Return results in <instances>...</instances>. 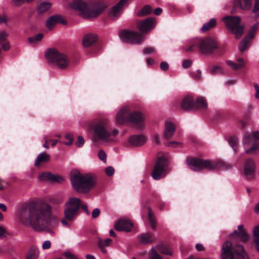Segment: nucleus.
<instances>
[{
    "mask_svg": "<svg viewBox=\"0 0 259 259\" xmlns=\"http://www.w3.org/2000/svg\"><path fill=\"white\" fill-rule=\"evenodd\" d=\"M52 207L47 203H29L22 206L19 210L20 222L34 231H45L53 234V230L57 228L59 221L53 218Z\"/></svg>",
    "mask_w": 259,
    "mask_h": 259,
    "instance_id": "1",
    "label": "nucleus"
},
{
    "mask_svg": "<svg viewBox=\"0 0 259 259\" xmlns=\"http://www.w3.org/2000/svg\"><path fill=\"white\" fill-rule=\"evenodd\" d=\"M230 240L224 242L221 250V259H248L244 247L236 241L246 242L249 236L243 229V225L238 226V231L235 230L229 234Z\"/></svg>",
    "mask_w": 259,
    "mask_h": 259,
    "instance_id": "2",
    "label": "nucleus"
},
{
    "mask_svg": "<svg viewBox=\"0 0 259 259\" xmlns=\"http://www.w3.org/2000/svg\"><path fill=\"white\" fill-rule=\"evenodd\" d=\"M80 126L93 130V141L97 142H102L105 145L116 143L117 136L119 134L117 129L109 131V120L107 118L99 119L93 126L89 122L80 123Z\"/></svg>",
    "mask_w": 259,
    "mask_h": 259,
    "instance_id": "3",
    "label": "nucleus"
},
{
    "mask_svg": "<svg viewBox=\"0 0 259 259\" xmlns=\"http://www.w3.org/2000/svg\"><path fill=\"white\" fill-rule=\"evenodd\" d=\"M69 6L85 18L97 17L107 7V4L104 1H97L88 5L82 0H73Z\"/></svg>",
    "mask_w": 259,
    "mask_h": 259,
    "instance_id": "4",
    "label": "nucleus"
},
{
    "mask_svg": "<svg viewBox=\"0 0 259 259\" xmlns=\"http://www.w3.org/2000/svg\"><path fill=\"white\" fill-rule=\"evenodd\" d=\"M70 181L75 191L86 194L95 187L97 178L91 173L81 174L78 171H73L70 175Z\"/></svg>",
    "mask_w": 259,
    "mask_h": 259,
    "instance_id": "5",
    "label": "nucleus"
},
{
    "mask_svg": "<svg viewBox=\"0 0 259 259\" xmlns=\"http://www.w3.org/2000/svg\"><path fill=\"white\" fill-rule=\"evenodd\" d=\"M188 47H184L183 50L186 52H194L197 49L200 53L204 54L211 53L212 51L218 48L217 41L211 38H196L186 42Z\"/></svg>",
    "mask_w": 259,
    "mask_h": 259,
    "instance_id": "6",
    "label": "nucleus"
},
{
    "mask_svg": "<svg viewBox=\"0 0 259 259\" xmlns=\"http://www.w3.org/2000/svg\"><path fill=\"white\" fill-rule=\"evenodd\" d=\"M187 166L192 170L200 171L204 168L214 169L218 167L224 169L231 168V165L220 159L215 160H204L195 158H188L186 159Z\"/></svg>",
    "mask_w": 259,
    "mask_h": 259,
    "instance_id": "7",
    "label": "nucleus"
},
{
    "mask_svg": "<svg viewBox=\"0 0 259 259\" xmlns=\"http://www.w3.org/2000/svg\"><path fill=\"white\" fill-rule=\"evenodd\" d=\"M45 56L48 62L53 63L59 69H66L68 66L69 60L67 57L64 54L60 53L55 49H48Z\"/></svg>",
    "mask_w": 259,
    "mask_h": 259,
    "instance_id": "8",
    "label": "nucleus"
},
{
    "mask_svg": "<svg viewBox=\"0 0 259 259\" xmlns=\"http://www.w3.org/2000/svg\"><path fill=\"white\" fill-rule=\"evenodd\" d=\"M81 206V200L79 198L70 197L65 202L66 208L64 210L65 218L69 221H73L78 214Z\"/></svg>",
    "mask_w": 259,
    "mask_h": 259,
    "instance_id": "9",
    "label": "nucleus"
},
{
    "mask_svg": "<svg viewBox=\"0 0 259 259\" xmlns=\"http://www.w3.org/2000/svg\"><path fill=\"white\" fill-rule=\"evenodd\" d=\"M228 30L234 34L237 38L243 33V26L240 24V19L237 16H226L222 18Z\"/></svg>",
    "mask_w": 259,
    "mask_h": 259,
    "instance_id": "10",
    "label": "nucleus"
},
{
    "mask_svg": "<svg viewBox=\"0 0 259 259\" xmlns=\"http://www.w3.org/2000/svg\"><path fill=\"white\" fill-rule=\"evenodd\" d=\"M168 170L167 160L164 157L159 158L152 172V177L155 180L163 178Z\"/></svg>",
    "mask_w": 259,
    "mask_h": 259,
    "instance_id": "11",
    "label": "nucleus"
},
{
    "mask_svg": "<svg viewBox=\"0 0 259 259\" xmlns=\"http://www.w3.org/2000/svg\"><path fill=\"white\" fill-rule=\"evenodd\" d=\"M119 36L122 42L127 44H139L144 40L140 34L133 31H123L120 33Z\"/></svg>",
    "mask_w": 259,
    "mask_h": 259,
    "instance_id": "12",
    "label": "nucleus"
},
{
    "mask_svg": "<svg viewBox=\"0 0 259 259\" xmlns=\"http://www.w3.org/2000/svg\"><path fill=\"white\" fill-rule=\"evenodd\" d=\"M131 109L128 106L121 107L116 113L115 120L118 125H124L128 122Z\"/></svg>",
    "mask_w": 259,
    "mask_h": 259,
    "instance_id": "13",
    "label": "nucleus"
},
{
    "mask_svg": "<svg viewBox=\"0 0 259 259\" xmlns=\"http://www.w3.org/2000/svg\"><path fill=\"white\" fill-rule=\"evenodd\" d=\"M156 20L152 17H149L145 20L138 22L137 26L139 30L143 33L150 31L155 26Z\"/></svg>",
    "mask_w": 259,
    "mask_h": 259,
    "instance_id": "14",
    "label": "nucleus"
},
{
    "mask_svg": "<svg viewBox=\"0 0 259 259\" xmlns=\"http://www.w3.org/2000/svg\"><path fill=\"white\" fill-rule=\"evenodd\" d=\"M145 116L139 111L131 112L128 122H131L135 124L138 127H143V122L144 120Z\"/></svg>",
    "mask_w": 259,
    "mask_h": 259,
    "instance_id": "15",
    "label": "nucleus"
},
{
    "mask_svg": "<svg viewBox=\"0 0 259 259\" xmlns=\"http://www.w3.org/2000/svg\"><path fill=\"white\" fill-rule=\"evenodd\" d=\"M126 2L127 0H120L110 10L109 14L112 19H116L120 16L121 11Z\"/></svg>",
    "mask_w": 259,
    "mask_h": 259,
    "instance_id": "16",
    "label": "nucleus"
},
{
    "mask_svg": "<svg viewBox=\"0 0 259 259\" xmlns=\"http://www.w3.org/2000/svg\"><path fill=\"white\" fill-rule=\"evenodd\" d=\"M255 170V165L252 159H247L244 165V172L248 179H252L254 177Z\"/></svg>",
    "mask_w": 259,
    "mask_h": 259,
    "instance_id": "17",
    "label": "nucleus"
},
{
    "mask_svg": "<svg viewBox=\"0 0 259 259\" xmlns=\"http://www.w3.org/2000/svg\"><path fill=\"white\" fill-rule=\"evenodd\" d=\"M133 227V224L126 220L119 219L114 226V229L118 231H131Z\"/></svg>",
    "mask_w": 259,
    "mask_h": 259,
    "instance_id": "18",
    "label": "nucleus"
},
{
    "mask_svg": "<svg viewBox=\"0 0 259 259\" xmlns=\"http://www.w3.org/2000/svg\"><path fill=\"white\" fill-rule=\"evenodd\" d=\"M176 130V124L170 120L165 122L164 137L166 139H170L173 137Z\"/></svg>",
    "mask_w": 259,
    "mask_h": 259,
    "instance_id": "19",
    "label": "nucleus"
},
{
    "mask_svg": "<svg viewBox=\"0 0 259 259\" xmlns=\"http://www.w3.org/2000/svg\"><path fill=\"white\" fill-rule=\"evenodd\" d=\"M146 137L143 135H134L128 139V143L134 146H141L146 141Z\"/></svg>",
    "mask_w": 259,
    "mask_h": 259,
    "instance_id": "20",
    "label": "nucleus"
},
{
    "mask_svg": "<svg viewBox=\"0 0 259 259\" xmlns=\"http://www.w3.org/2000/svg\"><path fill=\"white\" fill-rule=\"evenodd\" d=\"M58 23L65 24L66 22L59 15H54L50 17L46 21V26L48 29H52Z\"/></svg>",
    "mask_w": 259,
    "mask_h": 259,
    "instance_id": "21",
    "label": "nucleus"
},
{
    "mask_svg": "<svg viewBox=\"0 0 259 259\" xmlns=\"http://www.w3.org/2000/svg\"><path fill=\"white\" fill-rule=\"evenodd\" d=\"M226 64L230 68L237 70L245 67L246 61L243 58L239 57L237 59L236 62L227 60Z\"/></svg>",
    "mask_w": 259,
    "mask_h": 259,
    "instance_id": "22",
    "label": "nucleus"
},
{
    "mask_svg": "<svg viewBox=\"0 0 259 259\" xmlns=\"http://www.w3.org/2000/svg\"><path fill=\"white\" fill-rule=\"evenodd\" d=\"M253 37V32H250L247 36L244 37L238 46V48L240 52H244L248 48L250 45V40Z\"/></svg>",
    "mask_w": 259,
    "mask_h": 259,
    "instance_id": "23",
    "label": "nucleus"
},
{
    "mask_svg": "<svg viewBox=\"0 0 259 259\" xmlns=\"http://www.w3.org/2000/svg\"><path fill=\"white\" fill-rule=\"evenodd\" d=\"M97 40V36L95 34L89 33L83 36L82 44L84 47H89L93 45Z\"/></svg>",
    "mask_w": 259,
    "mask_h": 259,
    "instance_id": "24",
    "label": "nucleus"
},
{
    "mask_svg": "<svg viewBox=\"0 0 259 259\" xmlns=\"http://www.w3.org/2000/svg\"><path fill=\"white\" fill-rule=\"evenodd\" d=\"M181 107L184 110H190L195 107L194 102L191 97L187 96L185 97L181 103Z\"/></svg>",
    "mask_w": 259,
    "mask_h": 259,
    "instance_id": "25",
    "label": "nucleus"
},
{
    "mask_svg": "<svg viewBox=\"0 0 259 259\" xmlns=\"http://www.w3.org/2000/svg\"><path fill=\"white\" fill-rule=\"evenodd\" d=\"M50 159V155L45 152H41L39 153L34 163V164L35 166H39L41 163H46L48 162Z\"/></svg>",
    "mask_w": 259,
    "mask_h": 259,
    "instance_id": "26",
    "label": "nucleus"
},
{
    "mask_svg": "<svg viewBox=\"0 0 259 259\" xmlns=\"http://www.w3.org/2000/svg\"><path fill=\"white\" fill-rule=\"evenodd\" d=\"M140 241L143 244H149L155 240L152 233H146L139 236Z\"/></svg>",
    "mask_w": 259,
    "mask_h": 259,
    "instance_id": "27",
    "label": "nucleus"
},
{
    "mask_svg": "<svg viewBox=\"0 0 259 259\" xmlns=\"http://www.w3.org/2000/svg\"><path fill=\"white\" fill-rule=\"evenodd\" d=\"M112 240L110 238H107L105 240L99 238L97 245L100 250V251L104 254H106L107 253V250L105 248V247L109 246Z\"/></svg>",
    "mask_w": 259,
    "mask_h": 259,
    "instance_id": "28",
    "label": "nucleus"
},
{
    "mask_svg": "<svg viewBox=\"0 0 259 259\" xmlns=\"http://www.w3.org/2000/svg\"><path fill=\"white\" fill-rule=\"evenodd\" d=\"M240 9L243 10H249L252 8L251 0H237L235 4Z\"/></svg>",
    "mask_w": 259,
    "mask_h": 259,
    "instance_id": "29",
    "label": "nucleus"
},
{
    "mask_svg": "<svg viewBox=\"0 0 259 259\" xmlns=\"http://www.w3.org/2000/svg\"><path fill=\"white\" fill-rule=\"evenodd\" d=\"M194 104L195 108L201 110L206 109L207 106V103L205 99L201 96H199L196 98Z\"/></svg>",
    "mask_w": 259,
    "mask_h": 259,
    "instance_id": "30",
    "label": "nucleus"
},
{
    "mask_svg": "<svg viewBox=\"0 0 259 259\" xmlns=\"http://www.w3.org/2000/svg\"><path fill=\"white\" fill-rule=\"evenodd\" d=\"M253 139L254 141L259 140V132L258 131L253 132L252 134V137L248 134H245L244 136L243 144L245 146L246 144L252 142Z\"/></svg>",
    "mask_w": 259,
    "mask_h": 259,
    "instance_id": "31",
    "label": "nucleus"
},
{
    "mask_svg": "<svg viewBox=\"0 0 259 259\" xmlns=\"http://www.w3.org/2000/svg\"><path fill=\"white\" fill-rule=\"evenodd\" d=\"M217 24L216 20L214 18L210 19L208 22L204 23L200 30L203 32H206L210 29L213 28Z\"/></svg>",
    "mask_w": 259,
    "mask_h": 259,
    "instance_id": "32",
    "label": "nucleus"
},
{
    "mask_svg": "<svg viewBox=\"0 0 259 259\" xmlns=\"http://www.w3.org/2000/svg\"><path fill=\"white\" fill-rule=\"evenodd\" d=\"M52 4L50 2H45L41 3L37 8V11L39 14H42L48 11L51 7Z\"/></svg>",
    "mask_w": 259,
    "mask_h": 259,
    "instance_id": "33",
    "label": "nucleus"
},
{
    "mask_svg": "<svg viewBox=\"0 0 259 259\" xmlns=\"http://www.w3.org/2000/svg\"><path fill=\"white\" fill-rule=\"evenodd\" d=\"M152 12V8L149 5L145 6L141 10L137 12V16L139 17H144L151 14Z\"/></svg>",
    "mask_w": 259,
    "mask_h": 259,
    "instance_id": "34",
    "label": "nucleus"
},
{
    "mask_svg": "<svg viewBox=\"0 0 259 259\" xmlns=\"http://www.w3.org/2000/svg\"><path fill=\"white\" fill-rule=\"evenodd\" d=\"M38 255V249L36 247H32L26 255V259H37Z\"/></svg>",
    "mask_w": 259,
    "mask_h": 259,
    "instance_id": "35",
    "label": "nucleus"
},
{
    "mask_svg": "<svg viewBox=\"0 0 259 259\" xmlns=\"http://www.w3.org/2000/svg\"><path fill=\"white\" fill-rule=\"evenodd\" d=\"M156 249L161 253L166 255H171V252L169 249L166 246L163 244H158L156 246Z\"/></svg>",
    "mask_w": 259,
    "mask_h": 259,
    "instance_id": "36",
    "label": "nucleus"
},
{
    "mask_svg": "<svg viewBox=\"0 0 259 259\" xmlns=\"http://www.w3.org/2000/svg\"><path fill=\"white\" fill-rule=\"evenodd\" d=\"M44 37L42 33H38L34 36L28 38V41L30 44L35 45L41 40Z\"/></svg>",
    "mask_w": 259,
    "mask_h": 259,
    "instance_id": "37",
    "label": "nucleus"
},
{
    "mask_svg": "<svg viewBox=\"0 0 259 259\" xmlns=\"http://www.w3.org/2000/svg\"><path fill=\"white\" fill-rule=\"evenodd\" d=\"M228 143L233 150L236 151L238 145V139L236 137H231L228 140Z\"/></svg>",
    "mask_w": 259,
    "mask_h": 259,
    "instance_id": "38",
    "label": "nucleus"
},
{
    "mask_svg": "<svg viewBox=\"0 0 259 259\" xmlns=\"http://www.w3.org/2000/svg\"><path fill=\"white\" fill-rule=\"evenodd\" d=\"M148 211V217L149 219V222H150L151 224V228L153 229H154L155 228V217L153 214V212L150 209L149 207L147 208Z\"/></svg>",
    "mask_w": 259,
    "mask_h": 259,
    "instance_id": "39",
    "label": "nucleus"
},
{
    "mask_svg": "<svg viewBox=\"0 0 259 259\" xmlns=\"http://www.w3.org/2000/svg\"><path fill=\"white\" fill-rule=\"evenodd\" d=\"M51 176V172H44L39 174L38 179L41 181H49L50 182Z\"/></svg>",
    "mask_w": 259,
    "mask_h": 259,
    "instance_id": "40",
    "label": "nucleus"
},
{
    "mask_svg": "<svg viewBox=\"0 0 259 259\" xmlns=\"http://www.w3.org/2000/svg\"><path fill=\"white\" fill-rule=\"evenodd\" d=\"M64 178L58 175H54L51 173L50 182L52 183H61L64 181Z\"/></svg>",
    "mask_w": 259,
    "mask_h": 259,
    "instance_id": "41",
    "label": "nucleus"
},
{
    "mask_svg": "<svg viewBox=\"0 0 259 259\" xmlns=\"http://www.w3.org/2000/svg\"><path fill=\"white\" fill-rule=\"evenodd\" d=\"M149 259H162V257L153 248H152L149 251Z\"/></svg>",
    "mask_w": 259,
    "mask_h": 259,
    "instance_id": "42",
    "label": "nucleus"
},
{
    "mask_svg": "<svg viewBox=\"0 0 259 259\" xmlns=\"http://www.w3.org/2000/svg\"><path fill=\"white\" fill-rule=\"evenodd\" d=\"M252 13L256 16H259V0H254Z\"/></svg>",
    "mask_w": 259,
    "mask_h": 259,
    "instance_id": "43",
    "label": "nucleus"
},
{
    "mask_svg": "<svg viewBox=\"0 0 259 259\" xmlns=\"http://www.w3.org/2000/svg\"><path fill=\"white\" fill-rule=\"evenodd\" d=\"M190 75L196 80H199L201 78V72L200 70L190 73Z\"/></svg>",
    "mask_w": 259,
    "mask_h": 259,
    "instance_id": "44",
    "label": "nucleus"
},
{
    "mask_svg": "<svg viewBox=\"0 0 259 259\" xmlns=\"http://www.w3.org/2000/svg\"><path fill=\"white\" fill-rule=\"evenodd\" d=\"M224 72L223 69L220 66H214L211 68L210 70V73L211 74H214L217 73H222Z\"/></svg>",
    "mask_w": 259,
    "mask_h": 259,
    "instance_id": "45",
    "label": "nucleus"
},
{
    "mask_svg": "<svg viewBox=\"0 0 259 259\" xmlns=\"http://www.w3.org/2000/svg\"><path fill=\"white\" fill-rule=\"evenodd\" d=\"M98 155L100 160L103 161L104 163H106V154L103 150L99 151Z\"/></svg>",
    "mask_w": 259,
    "mask_h": 259,
    "instance_id": "46",
    "label": "nucleus"
},
{
    "mask_svg": "<svg viewBox=\"0 0 259 259\" xmlns=\"http://www.w3.org/2000/svg\"><path fill=\"white\" fill-rule=\"evenodd\" d=\"M65 138L66 139L68 140V142H64V144L65 145H70L72 144L73 138V136L71 134H69V133L66 134L65 136Z\"/></svg>",
    "mask_w": 259,
    "mask_h": 259,
    "instance_id": "47",
    "label": "nucleus"
},
{
    "mask_svg": "<svg viewBox=\"0 0 259 259\" xmlns=\"http://www.w3.org/2000/svg\"><path fill=\"white\" fill-rule=\"evenodd\" d=\"M84 143V140L82 136H78L77 141L75 143V145L77 147H81Z\"/></svg>",
    "mask_w": 259,
    "mask_h": 259,
    "instance_id": "48",
    "label": "nucleus"
},
{
    "mask_svg": "<svg viewBox=\"0 0 259 259\" xmlns=\"http://www.w3.org/2000/svg\"><path fill=\"white\" fill-rule=\"evenodd\" d=\"M259 149L258 144L256 143L255 142L253 144V145L246 151V153H253L256 150Z\"/></svg>",
    "mask_w": 259,
    "mask_h": 259,
    "instance_id": "49",
    "label": "nucleus"
},
{
    "mask_svg": "<svg viewBox=\"0 0 259 259\" xmlns=\"http://www.w3.org/2000/svg\"><path fill=\"white\" fill-rule=\"evenodd\" d=\"M7 32L5 30L0 31V44L6 39L8 36Z\"/></svg>",
    "mask_w": 259,
    "mask_h": 259,
    "instance_id": "50",
    "label": "nucleus"
},
{
    "mask_svg": "<svg viewBox=\"0 0 259 259\" xmlns=\"http://www.w3.org/2000/svg\"><path fill=\"white\" fill-rule=\"evenodd\" d=\"M105 172L108 176H111L114 173V169L112 166H108L106 168Z\"/></svg>",
    "mask_w": 259,
    "mask_h": 259,
    "instance_id": "51",
    "label": "nucleus"
},
{
    "mask_svg": "<svg viewBox=\"0 0 259 259\" xmlns=\"http://www.w3.org/2000/svg\"><path fill=\"white\" fill-rule=\"evenodd\" d=\"M64 255L66 259H76V257L69 251H66L64 253Z\"/></svg>",
    "mask_w": 259,
    "mask_h": 259,
    "instance_id": "52",
    "label": "nucleus"
},
{
    "mask_svg": "<svg viewBox=\"0 0 259 259\" xmlns=\"http://www.w3.org/2000/svg\"><path fill=\"white\" fill-rule=\"evenodd\" d=\"M192 65V61L190 60H185L183 61L182 67L183 68L186 69L189 68Z\"/></svg>",
    "mask_w": 259,
    "mask_h": 259,
    "instance_id": "53",
    "label": "nucleus"
},
{
    "mask_svg": "<svg viewBox=\"0 0 259 259\" xmlns=\"http://www.w3.org/2000/svg\"><path fill=\"white\" fill-rule=\"evenodd\" d=\"M51 246V242L50 240H46L42 245V248L44 250L49 249Z\"/></svg>",
    "mask_w": 259,
    "mask_h": 259,
    "instance_id": "54",
    "label": "nucleus"
},
{
    "mask_svg": "<svg viewBox=\"0 0 259 259\" xmlns=\"http://www.w3.org/2000/svg\"><path fill=\"white\" fill-rule=\"evenodd\" d=\"M253 234L254 239L259 238V225L254 227L253 230Z\"/></svg>",
    "mask_w": 259,
    "mask_h": 259,
    "instance_id": "55",
    "label": "nucleus"
},
{
    "mask_svg": "<svg viewBox=\"0 0 259 259\" xmlns=\"http://www.w3.org/2000/svg\"><path fill=\"white\" fill-rule=\"evenodd\" d=\"M100 213V210L99 208H95L92 211V216L93 218H97Z\"/></svg>",
    "mask_w": 259,
    "mask_h": 259,
    "instance_id": "56",
    "label": "nucleus"
},
{
    "mask_svg": "<svg viewBox=\"0 0 259 259\" xmlns=\"http://www.w3.org/2000/svg\"><path fill=\"white\" fill-rule=\"evenodd\" d=\"M160 67L161 70L166 71L168 69V64L166 62H162L160 63Z\"/></svg>",
    "mask_w": 259,
    "mask_h": 259,
    "instance_id": "57",
    "label": "nucleus"
},
{
    "mask_svg": "<svg viewBox=\"0 0 259 259\" xmlns=\"http://www.w3.org/2000/svg\"><path fill=\"white\" fill-rule=\"evenodd\" d=\"M154 51V50L153 48L149 47V48H145L143 50V54L145 55H148V54H150L153 53Z\"/></svg>",
    "mask_w": 259,
    "mask_h": 259,
    "instance_id": "58",
    "label": "nucleus"
},
{
    "mask_svg": "<svg viewBox=\"0 0 259 259\" xmlns=\"http://www.w3.org/2000/svg\"><path fill=\"white\" fill-rule=\"evenodd\" d=\"M14 5L16 7H19L23 4L25 0H12Z\"/></svg>",
    "mask_w": 259,
    "mask_h": 259,
    "instance_id": "59",
    "label": "nucleus"
},
{
    "mask_svg": "<svg viewBox=\"0 0 259 259\" xmlns=\"http://www.w3.org/2000/svg\"><path fill=\"white\" fill-rule=\"evenodd\" d=\"M254 89L255 90V97L259 98V84H254Z\"/></svg>",
    "mask_w": 259,
    "mask_h": 259,
    "instance_id": "60",
    "label": "nucleus"
},
{
    "mask_svg": "<svg viewBox=\"0 0 259 259\" xmlns=\"http://www.w3.org/2000/svg\"><path fill=\"white\" fill-rule=\"evenodd\" d=\"M5 229L3 227L0 226V239L5 237Z\"/></svg>",
    "mask_w": 259,
    "mask_h": 259,
    "instance_id": "61",
    "label": "nucleus"
},
{
    "mask_svg": "<svg viewBox=\"0 0 259 259\" xmlns=\"http://www.w3.org/2000/svg\"><path fill=\"white\" fill-rule=\"evenodd\" d=\"M68 221H69L68 220ZM61 222L65 227L67 228L70 227V224L67 222V220H66L65 218L64 219L61 220Z\"/></svg>",
    "mask_w": 259,
    "mask_h": 259,
    "instance_id": "62",
    "label": "nucleus"
},
{
    "mask_svg": "<svg viewBox=\"0 0 259 259\" xmlns=\"http://www.w3.org/2000/svg\"><path fill=\"white\" fill-rule=\"evenodd\" d=\"M179 144V143L176 141H172L167 143V145L168 147H175Z\"/></svg>",
    "mask_w": 259,
    "mask_h": 259,
    "instance_id": "63",
    "label": "nucleus"
},
{
    "mask_svg": "<svg viewBox=\"0 0 259 259\" xmlns=\"http://www.w3.org/2000/svg\"><path fill=\"white\" fill-rule=\"evenodd\" d=\"M80 207L82 208L83 210L87 213V214H90V211L88 210V206L86 204H82L81 203V206Z\"/></svg>",
    "mask_w": 259,
    "mask_h": 259,
    "instance_id": "64",
    "label": "nucleus"
}]
</instances>
